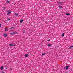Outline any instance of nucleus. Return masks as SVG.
Returning <instances> with one entry per match:
<instances>
[{
    "instance_id": "obj_13",
    "label": "nucleus",
    "mask_w": 73,
    "mask_h": 73,
    "mask_svg": "<svg viewBox=\"0 0 73 73\" xmlns=\"http://www.w3.org/2000/svg\"><path fill=\"white\" fill-rule=\"evenodd\" d=\"M72 47H73V45L71 46L70 47V48L71 49H73V48H72Z\"/></svg>"
},
{
    "instance_id": "obj_5",
    "label": "nucleus",
    "mask_w": 73,
    "mask_h": 73,
    "mask_svg": "<svg viewBox=\"0 0 73 73\" xmlns=\"http://www.w3.org/2000/svg\"><path fill=\"white\" fill-rule=\"evenodd\" d=\"M24 21V19H21L20 20V23H23Z\"/></svg>"
},
{
    "instance_id": "obj_22",
    "label": "nucleus",
    "mask_w": 73,
    "mask_h": 73,
    "mask_svg": "<svg viewBox=\"0 0 73 73\" xmlns=\"http://www.w3.org/2000/svg\"><path fill=\"white\" fill-rule=\"evenodd\" d=\"M15 27H12V29H15Z\"/></svg>"
},
{
    "instance_id": "obj_30",
    "label": "nucleus",
    "mask_w": 73,
    "mask_h": 73,
    "mask_svg": "<svg viewBox=\"0 0 73 73\" xmlns=\"http://www.w3.org/2000/svg\"><path fill=\"white\" fill-rule=\"evenodd\" d=\"M47 0V1H48V0Z\"/></svg>"
},
{
    "instance_id": "obj_19",
    "label": "nucleus",
    "mask_w": 73,
    "mask_h": 73,
    "mask_svg": "<svg viewBox=\"0 0 73 73\" xmlns=\"http://www.w3.org/2000/svg\"><path fill=\"white\" fill-rule=\"evenodd\" d=\"M7 2L8 3H9L10 2V1H7Z\"/></svg>"
},
{
    "instance_id": "obj_8",
    "label": "nucleus",
    "mask_w": 73,
    "mask_h": 73,
    "mask_svg": "<svg viewBox=\"0 0 73 73\" xmlns=\"http://www.w3.org/2000/svg\"><path fill=\"white\" fill-rule=\"evenodd\" d=\"M15 15L16 16H19V14L17 13H15Z\"/></svg>"
},
{
    "instance_id": "obj_27",
    "label": "nucleus",
    "mask_w": 73,
    "mask_h": 73,
    "mask_svg": "<svg viewBox=\"0 0 73 73\" xmlns=\"http://www.w3.org/2000/svg\"><path fill=\"white\" fill-rule=\"evenodd\" d=\"M1 27V24H0V27Z\"/></svg>"
},
{
    "instance_id": "obj_6",
    "label": "nucleus",
    "mask_w": 73,
    "mask_h": 73,
    "mask_svg": "<svg viewBox=\"0 0 73 73\" xmlns=\"http://www.w3.org/2000/svg\"><path fill=\"white\" fill-rule=\"evenodd\" d=\"M3 69H4V67L3 66H1L0 68V69H1V70H3Z\"/></svg>"
},
{
    "instance_id": "obj_2",
    "label": "nucleus",
    "mask_w": 73,
    "mask_h": 73,
    "mask_svg": "<svg viewBox=\"0 0 73 73\" xmlns=\"http://www.w3.org/2000/svg\"><path fill=\"white\" fill-rule=\"evenodd\" d=\"M58 5H62V2H59L58 3Z\"/></svg>"
},
{
    "instance_id": "obj_10",
    "label": "nucleus",
    "mask_w": 73,
    "mask_h": 73,
    "mask_svg": "<svg viewBox=\"0 0 73 73\" xmlns=\"http://www.w3.org/2000/svg\"><path fill=\"white\" fill-rule=\"evenodd\" d=\"M52 46V44H48V47H49V46Z\"/></svg>"
},
{
    "instance_id": "obj_1",
    "label": "nucleus",
    "mask_w": 73,
    "mask_h": 73,
    "mask_svg": "<svg viewBox=\"0 0 73 73\" xmlns=\"http://www.w3.org/2000/svg\"><path fill=\"white\" fill-rule=\"evenodd\" d=\"M7 15H10L11 12H12V11L11 10H9L7 11Z\"/></svg>"
},
{
    "instance_id": "obj_14",
    "label": "nucleus",
    "mask_w": 73,
    "mask_h": 73,
    "mask_svg": "<svg viewBox=\"0 0 73 73\" xmlns=\"http://www.w3.org/2000/svg\"><path fill=\"white\" fill-rule=\"evenodd\" d=\"M66 14L67 15V16H69V15H70V14H69V13H66Z\"/></svg>"
},
{
    "instance_id": "obj_20",
    "label": "nucleus",
    "mask_w": 73,
    "mask_h": 73,
    "mask_svg": "<svg viewBox=\"0 0 73 73\" xmlns=\"http://www.w3.org/2000/svg\"><path fill=\"white\" fill-rule=\"evenodd\" d=\"M11 35H13L14 34V32H13V33H11Z\"/></svg>"
},
{
    "instance_id": "obj_16",
    "label": "nucleus",
    "mask_w": 73,
    "mask_h": 73,
    "mask_svg": "<svg viewBox=\"0 0 73 73\" xmlns=\"http://www.w3.org/2000/svg\"><path fill=\"white\" fill-rule=\"evenodd\" d=\"M17 33L16 32H14V34H17Z\"/></svg>"
},
{
    "instance_id": "obj_21",
    "label": "nucleus",
    "mask_w": 73,
    "mask_h": 73,
    "mask_svg": "<svg viewBox=\"0 0 73 73\" xmlns=\"http://www.w3.org/2000/svg\"><path fill=\"white\" fill-rule=\"evenodd\" d=\"M7 20L8 21V20H10V18H8L7 19Z\"/></svg>"
},
{
    "instance_id": "obj_11",
    "label": "nucleus",
    "mask_w": 73,
    "mask_h": 73,
    "mask_svg": "<svg viewBox=\"0 0 73 73\" xmlns=\"http://www.w3.org/2000/svg\"><path fill=\"white\" fill-rule=\"evenodd\" d=\"M59 9H61V8H62V6H60L59 7Z\"/></svg>"
},
{
    "instance_id": "obj_17",
    "label": "nucleus",
    "mask_w": 73,
    "mask_h": 73,
    "mask_svg": "<svg viewBox=\"0 0 73 73\" xmlns=\"http://www.w3.org/2000/svg\"><path fill=\"white\" fill-rule=\"evenodd\" d=\"M45 53H42V56H44V55H45Z\"/></svg>"
},
{
    "instance_id": "obj_15",
    "label": "nucleus",
    "mask_w": 73,
    "mask_h": 73,
    "mask_svg": "<svg viewBox=\"0 0 73 73\" xmlns=\"http://www.w3.org/2000/svg\"><path fill=\"white\" fill-rule=\"evenodd\" d=\"M5 31H8V29H6L5 28Z\"/></svg>"
},
{
    "instance_id": "obj_12",
    "label": "nucleus",
    "mask_w": 73,
    "mask_h": 73,
    "mask_svg": "<svg viewBox=\"0 0 73 73\" xmlns=\"http://www.w3.org/2000/svg\"><path fill=\"white\" fill-rule=\"evenodd\" d=\"M64 35H65V34L63 33L62 34V37H64Z\"/></svg>"
},
{
    "instance_id": "obj_26",
    "label": "nucleus",
    "mask_w": 73,
    "mask_h": 73,
    "mask_svg": "<svg viewBox=\"0 0 73 73\" xmlns=\"http://www.w3.org/2000/svg\"><path fill=\"white\" fill-rule=\"evenodd\" d=\"M5 8H6L5 7H4L3 8V9H5Z\"/></svg>"
},
{
    "instance_id": "obj_23",
    "label": "nucleus",
    "mask_w": 73,
    "mask_h": 73,
    "mask_svg": "<svg viewBox=\"0 0 73 73\" xmlns=\"http://www.w3.org/2000/svg\"><path fill=\"white\" fill-rule=\"evenodd\" d=\"M9 29H12V27H10L9 28Z\"/></svg>"
},
{
    "instance_id": "obj_18",
    "label": "nucleus",
    "mask_w": 73,
    "mask_h": 73,
    "mask_svg": "<svg viewBox=\"0 0 73 73\" xmlns=\"http://www.w3.org/2000/svg\"><path fill=\"white\" fill-rule=\"evenodd\" d=\"M1 73H5L4 72V71H2L1 72Z\"/></svg>"
},
{
    "instance_id": "obj_24",
    "label": "nucleus",
    "mask_w": 73,
    "mask_h": 73,
    "mask_svg": "<svg viewBox=\"0 0 73 73\" xmlns=\"http://www.w3.org/2000/svg\"><path fill=\"white\" fill-rule=\"evenodd\" d=\"M50 41V39H49L47 40V41Z\"/></svg>"
},
{
    "instance_id": "obj_7",
    "label": "nucleus",
    "mask_w": 73,
    "mask_h": 73,
    "mask_svg": "<svg viewBox=\"0 0 73 73\" xmlns=\"http://www.w3.org/2000/svg\"><path fill=\"white\" fill-rule=\"evenodd\" d=\"M3 36L4 37H7V34H5L4 35H3Z\"/></svg>"
},
{
    "instance_id": "obj_4",
    "label": "nucleus",
    "mask_w": 73,
    "mask_h": 73,
    "mask_svg": "<svg viewBox=\"0 0 73 73\" xmlns=\"http://www.w3.org/2000/svg\"><path fill=\"white\" fill-rule=\"evenodd\" d=\"M69 66H66V70H68L69 69Z\"/></svg>"
},
{
    "instance_id": "obj_3",
    "label": "nucleus",
    "mask_w": 73,
    "mask_h": 73,
    "mask_svg": "<svg viewBox=\"0 0 73 73\" xmlns=\"http://www.w3.org/2000/svg\"><path fill=\"white\" fill-rule=\"evenodd\" d=\"M16 45V44H13V43H11L10 44V46H14Z\"/></svg>"
},
{
    "instance_id": "obj_28",
    "label": "nucleus",
    "mask_w": 73,
    "mask_h": 73,
    "mask_svg": "<svg viewBox=\"0 0 73 73\" xmlns=\"http://www.w3.org/2000/svg\"><path fill=\"white\" fill-rule=\"evenodd\" d=\"M25 32V31H23V32Z\"/></svg>"
},
{
    "instance_id": "obj_29",
    "label": "nucleus",
    "mask_w": 73,
    "mask_h": 73,
    "mask_svg": "<svg viewBox=\"0 0 73 73\" xmlns=\"http://www.w3.org/2000/svg\"><path fill=\"white\" fill-rule=\"evenodd\" d=\"M50 0V1H52V0Z\"/></svg>"
},
{
    "instance_id": "obj_25",
    "label": "nucleus",
    "mask_w": 73,
    "mask_h": 73,
    "mask_svg": "<svg viewBox=\"0 0 73 73\" xmlns=\"http://www.w3.org/2000/svg\"><path fill=\"white\" fill-rule=\"evenodd\" d=\"M10 70H12V68H10Z\"/></svg>"
},
{
    "instance_id": "obj_9",
    "label": "nucleus",
    "mask_w": 73,
    "mask_h": 73,
    "mask_svg": "<svg viewBox=\"0 0 73 73\" xmlns=\"http://www.w3.org/2000/svg\"><path fill=\"white\" fill-rule=\"evenodd\" d=\"M25 57L26 58L27 57H28V55L27 54H26L25 55Z\"/></svg>"
}]
</instances>
